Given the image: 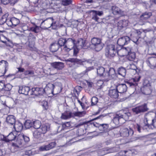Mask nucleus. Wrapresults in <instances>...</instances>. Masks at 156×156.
Masks as SVG:
<instances>
[{"instance_id": "69168bd1", "label": "nucleus", "mask_w": 156, "mask_h": 156, "mask_svg": "<svg viewBox=\"0 0 156 156\" xmlns=\"http://www.w3.org/2000/svg\"><path fill=\"white\" fill-rule=\"evenodd\" d=\"M101 124L97 123L96 122H94L91 123L92 127L94 126L96 127H98L99 129V127L101 126Z\"/></svg>"}, {"instance_id": "6ab92c4d", "label": "nucleus", "mask_w": 156, "mask_h": 156, "mask_svg": "<svg viewBox=\"0 0 156 156\" xmlns=\"http://www.w3.org/2000/svg\"><path fill=\"white\" fill-rule=\"evenodd\" d=\"M130 51H131L130 47H124L117 51V54L121 57H123L129 54V52Z\"/></svg>"}, {"instance_id": "338daca9", "label": "nucleus", "mask_w": 156, "mask_h": 156, "mask_svg": "<svg viewBox=\"0 0 156 156\" xmlns=\"http://www.w3.org/2000/svg\"><path fill=\"white\" fill-rule=\"evenodd\" d=\"M143 33L142 32V31H140V30H136V33L135 34L136 35L138 36L137 37H138L139 38H140L141 37V36L140 35L141 34H142Z\"/></svg>"}, {"instance_id": "5fc2aeb1", "label": "nucleus", "mask_w": 156, "mask_h": 156, "mask_svg": "<svg viewBox=\"0 0 156 156\" xmlns=\"http://www.w3.org/2000/svg\"><path fill=\"white\" fill-rule=\"evenodd\" d=\"M91 105H96L98 102V98L96 97H94L91 98Z\"/></svg>"}, {"instance_id": "9b49d317", "label": "nucleus", "mask_w": 156, "mask_h": 156, "mask_svg": "<svg viewBox=\"0 0 156 156\" xmlns=\"http://www.w3.org/2000/svg\"><path fill=\"white\" fill-rule=\"evenodd\" d=\"M119 132L121 136L123 137H131L134 133L133 130L130 128H121Z\"/></svg>"}, {"instance_id": "680f3d73", "label": "nucleus", "mask_w": 156, "mask_h": 156, "mask_svg": "<svg viewBox=\"0 0 156 156\" xmlns=\"http://www.w3.org/2000/svg\"><path fill=\"white\" fill-rule=\"evenodd\" d=\"M108 132L107 131L101 132L99 133V135L103 136L104 137H106L108 136Z\"/></svg>"}, {"instance_id": "774afa93", "label": "nucleus", "mask_w": 156, "mask_h": 156, "mask_svg": "<svg viewBox=\"0 0 156 156\" xmlns=\"http://www.w3.org/2000/svg\"><path fill=\"white\" fill-rule=\"evenodd\" d=\"M67 46L66 45L63 48V50H64L66 52H68L71 49H73L72 48H69L67 47Z\"/></svg>"}, {"instance_id": "c9c22d12", "label": "nucleus", "mask_w": 156, "mask_h": 156, "mask_svg": "<svg viewBox=\"0 0 156 156\" xmlns=\"http://www.w3.org/2000/svg\"><path fill=\"white\" fill-rule=\"evenodd\" d=\"M152 16V13L150 12H146L143 13L141 16L140 19L146 20Z\"/></svg>"}, {"instance_id": "0eeeda50", "label": "nucleus", "mask_w": 156, "mask_h": 156, "mask_svg": "<svg viewBox=\"0 0 156 156\" xmlns=\"http://www.w3.org/2000/svg\"><path fill=\"white\" fill-rule=\"evenodd\" d=\"M143 86L141 88L142 93L146 95H149L152 91L151 86L149 81L147 80H144L143 83Z\"/></svg>"}, {"instance_id": "603ef678", "label": "nucleus", "mask_w": 156, "mask_h": 156, "mask_svg": "<svg viewBox=\"0 0 156 156\" xmlns=\"http://www.w3.org/2000/svg\"><path fill=\"white\" fill-rule=\"evenodd\" d=\"M79 139L77 136H75L74 137L70 139L69 142H68V144H69L78 141Z\"/></svg>"}, {"instance_id": "a18cd8bd", "label": "nucleus", "mask_w": 156, "mask_h": 156, "mask_svg": "<svg viewBox=\"0 0 156 156\" xmlns=\"http://www.w3.org/2000/svg\"><path fill=\"white\" fill-rule=\"evenodd\" d=\"M19 137L21 138V139L23 140V142L24 141L26 143L28 142L30 140V139L28 137L24 135V134L21 133H20L19 134Z\"/></svg>"}, {"instance_id": "2eb2a0df", "label": "nucleus", "mask_w": 156, "mask_h": 156, "mask_svg": "<svg viewBox=\"0 0 156 156\" xmlns=\"http://www.w3.org/2000/svg\"><path fill=\"white\" fill-rule=\"evenodd\" d=\"M3 136V137L2 139V141L7 143L14 140L17 137V134L16 133V132L13 131L10 133L7 136H5L4 135Z\"/></svg>"}, {"instance_id": "dca6fc26", "label": "nucleus", "mask_w": 156, "mask_h": 156, "mask_svg": "<svg viewBox=\"0 0 156 156\" xmlns=\"http://www.w3.org/2000/svg\"><path fill=\"white\" fill-rule=\"evenodd\" d=\"M112 13L115 15L123 16L125 15L124 11L121 9L119 8L115 5L113 6L111 8Z\"/></svg>"}, {"instance_id": "f3484780", "label": "nucleus", "mask_w": 156, "mask_h": 156, "mask_svg": "<svg viewBox=\"0 0 156 156\" xmlns=\"http://www.w3.org/2000/svg\"><path fill=\"white\" fill-rule=\"evenodd\" d=\"M8 62L2 60L0 62V76H3L7 71L6 67Z\"/></svg>"}, {"instance_id": "6e6552de", "label": "nucleus", "mask_w": 156, "mask_h": 156, "mask_svg": "<svg viewBox=\"0 0 156 156\" xmlns=\"http://www.w3.org/2000/svg\"><path fill=\"white\" fill-rule=\"evenodd\" d=\"M67 62H71L74 64L84 65L87 64H91L92 61L91 59H79L77 58H69L66 60Z\"/></svg>"}, {"instance_id": "4c0bfd02", "label": "nucleus", "mask_w": 156, "mask_h": 156, "mask_svg": "<svg viewBox=\"0 0 156 156\" xmlns=\"http://www.w3.org/2000/svg\"><path fill=\"white\" fill-rule=\"evenodd\" d=\"M147 121L148 120L147 118H145L144 120V125L143 126V127H142V130H146L148 131L150 129V127L151 126V125H149L147 122Z\"/></svg>"}, {"instance_id": "0e129e2a", "label": "nucleus", "mask_w": 156, "mask_h": 156, "mask_svg": "<svg viewBox=\"0 0 156 156\" xmlns=\"http://www.w3.org/2000/svg\"><path fill=\"white\" fill-rule=\"evenodd\" d=\"M34 74V72L32 70H26L24 72L25 75L32 76Z\"/></svg>"}, {"instance_id": "e2e57ef3", "label": "nucleus", "mask_w": 156, "mask_h": 156, "mask_svg": "<svg viewBox=\"0 0 156 156\" xmlns=\"http://www.w3.org/2000/svg\"><path fill=\"white\" fill-rule=\"evenodd\" d=\"M127 67L128 69L135 70H136L137 69L136 67L133 64H130Z\"/></svg>"}, {"instance_id": "ea45409f", "label": "nucleus", "mask_w": 156, "mask_h": 156, "mask_svg": "<svg viewBox=\"0 0 156 156\" xmlns=\"http://www.w3.org/2000/svg\"><path fill=\"white\" fill-rule=\"evenodd\" d=\"M9 14L8 13L5 14L3 15L2 19L0 20V24L2 25L5 23H6L7 24V22L8 20H9V19H7Z\"/></svg>"}, {"instance_id": "052dcab7", "label": "nucleus", "mask_w": 156, "mask_h": 156, "mask_svg": "<svg viewBox=\"0 0 156 156\" xmlns=\"http://www.w3.org/2000/svg\"><path fill=\"white\" fill-rule=\"evenodd\" d=\"M48 84L46 85V87L45 88H44V89L45 90V93L44 94H50V93L52 94V93L51 92V89L50 87H49L47 86Z\"/></svg>"}, {"instance_id": "473e14b6", "label": "nucleus", "mask_w": 156, "mask_h": 156, "mask_svg": "<svg viewBox=\"0 0 156 156\" xmlns=\"http://www.w3.org/2000/svg\"><path fill=\"white\" fill-rule=\"evenodd\" d=\"M6 121L9 125H14L16 122V118L13 115H8L6 118Z\"/></svg>"}, {"instance_id": "4be33fe9", "label": "nucleus", "mask_w": 156, "mask_h": 156, "mask_svg": "<svg viewBox=\"0 0 156 156\" xmlns=\"http://www.w3.org/2000/svg\"><path fill=\"white\" fill-rule=\"evenodd\" d=\"M56 145V143L55 142H53L50 143L49 144L41 146L39 147V149L41 151H47L53 148Z\"/></svg>"}, {"instance_id": "423d86ee", "label": "nucleus", "mask_w": 156, "mask_h": 156, "mask_svg": "<svg viewBox=\"0 0 156 156\" xmlns=\"http://www.w3.org/2000/svg\"><path fill=\"white\" fill-rule=\"evenodd\" d=\"M48 87L51 89V92L53 94H57L61 92L62 89V85L60 82H57L53 84L49 83L48 84Z\"/></svg>"}, {"instance_id": "a211bd4d", "label": "nucleus", "mask_w": 156, "mask_h": 156, "mask_svg": "<svg viewBox=\"0 0 156 156\" xmlns=\"http://www.w3.org/2000/svg\"><path fill=\"white\" fill-rule=\"evenodd\" d=\"M147 65L151 69L156 68V57H150L146 61Z\"/></svg>"}, {"instance_id": "f03ea898", "label": "nucleus", "mask_w": 156, "mask_h": 156, "mask_svg": "<svg viewBox=\"0 0 156 156\" xmlns=\"http://www.w3.org/2000/svg\"><path fill=\"white\" fill-rule=\"evenodd\" d=\"M131 115V113L129 112H126L122 110L117 112L114 115L113 119V122L117 126L122 124L124 122L128 120Z\"/></svg>"}, {"instance_id": "3c124183", "label": "nucleus", "mask_w": 156, "mask_h": 156, "mask_svg": "<svg viewBox=\"0 0 156 156\" xmlns=\"http://www.w3.org/2000/svg\"><path fill=\"white\" fill-rule=\"evenodd\" d=\"M42 133L40 131V130H36L33 133L34 136L36 138H38L41 136V135Z\"/></svg>"}, {"instance_id": "f8f14e48", "label": "nucleus", "mask_w": 156, "mask_h": 156, "mask_svg": "<svg viewBox=\"0 0 156 156\" xmlns=\"http://www.w3.org/2000/svg\"><path fill=\"white\" fill-rule=\"evenodd\" d=\"M92 19L98 23L102 22V19H100L98 16H100L103 15L104 13L102 11L92 10Z\"/></svg>"}, {"instance_id": "ddd939ff", "label": "nucleus", "mask_w": 156, "mask_h": 156, "mask_svg": "<svg viewBox=\"0 0 156 156\" xmlns=\"http://www.w3.org/2000/svg\"><path fill=\"white\" fill-rule=\"evenodd\" d=\"M116 76V74L114 69L113 68H109L108 70L106 69V72L105 80L107 81L109 80L115 78Z\"/></svg>"}, {"instance_id": "4d7b16f0", "label": "nucleus", "mask_w": 156, "mask_h": 156, "mask_svg": "<svg viewBox=\"0 0 156 156\" xmlns=\"http://www.w3.org/2000/svg\"><path fill=\"white\" fill-rule=\"evenodd\" d=\"M12 87V85L10 84L9 83L6 84V85H5L3 89H4L5 91H9L11 89Z\"/></svg>"}, {"instance_id": "9d476101", "label": "nucleus", "mask_w": 156, "mask_h": 156, "mask_svg": "<svg viewBox=\"0 0 156 156\" xmlns=\"http://www.w3.org/2000/svg\"><path fill=\"white\" fill-rule=\"evenodd\" d=\"M32 93L31 94L36 96L35 98L38 97V99H41L43 97V95L44 94L45 90L43 88L33 87L32 89Z\"/></svg>"}, {"instance_id": "b1692460", "label": "nucleus", "mask_w": 156, "mask_h": 156, "mask_svg": "<svg viewBox=\"0 0 156 156\" xmlns=\"http://www.w3.org/2000/svg\"><path fill=\"white\" fill-rule=\"evenodd\" d=\"M20 22L19 19L15 17H12L7 21V25L9 26L14 27L18 25Z\"/></svg>"}, {"instance_id": "f257e3e1", "label": "nucleus", "mask_w": 156, "mask_h": 156, "mask_svg": "<svg viewBox=\"0 0 156 156\" xmlns=\"http://www.w3.org/2000/svg\"><path fill=\"white\" fill-rule=\"evenodd\" d=\"M141 77L138 76L130 80L125 82L126 83L117 84L116 87L119 93H122L126 92L127 89V86H129L133 90L134 92L137 87L138 82L139 81Z\"/></svg>"}, {"instance_id": "393cba45", "label": "nucleus", "mask_w": 156, "mask_h": 156, "mask_svg": "<svg viewBox=\"0 0 156 156\" xmlns=\"http://www.w3.org/2000/svg\"><path fill=\"white\" fill-rule=\"evenodd\" d=\"M115 18L113 16L109 15L102 19V22L113 24L115 23Z\"/></svg>"}, {"instance_id": "c756f323", "label": "nucleus", "mask_w": 156, "mask_h": 156, "mask_svg": "<svg viewBox=\"0 0 156 156\" xmlns=\"http://www.w3.org/2000/svg\"><path fill=\"white\" fill-rule=\"evenodd\" d=\"M119 92L116 88L115 89H111L109 91V95L112 98H117L119 97Z\"/></svg>"}, {"instance_id": "39448f33", "label": "nucleus", "mask_w": 156, "mask_h": 156, "mask_svg": "<svg viewBox=\"0 0 156 156\" xmlns=\"http://www.w3.org/2000/svg\"><path fill=\"white\" fill-rule=\"evenodd\" d=\"M116 53H117V51L114 45L112 44L107 46L105 52V55L107 57L111 58L114 57Z\"/></svg>"}, {"instance_id": "412c9836", "label": "nucleus", "mask_w": 156, "mask_h": 156, "mask_svg": "<svg viewBox=\"0 0 156 156\" xmlns=\"http://www.w3.org/2000/svg\"><path fill=\"white\" fill-rule=\"evenodd\" d=\"M17 140L16 143H13L12 144V148L15 149V151L18 149L20 147V146L23 144V140L21 139V138L19 137V134H17Z\"/></svg>"}, {"instance_id": "72a5a7b5", "label": "nucleus", "mask_w": 156, "mask_h": 156, "mask_svg": "<svg viewBox=\"0 0 156 156\" xmlns=\"http://www.w3.org/2000/svg\"><path fill=\"white\" fill-rule=\"evenodd\" d=\"M14 128L17 134H19L21 133L20 132L22 130L23 126L22 124L20 122L15 123L14 125Z\"/></svg>"}, {"instance_id": "4468645a", "label": "nucleus", "mask_w": 156, "mask_h": 156, "mask_svg": "<svg viewBox=\"0 0 156 156\" xmlns=\"http://www.w3.org/2000/svg\"><path fill=\"white\" fill-rule=\"evenodd\" d=\"M148 110L147 105L144 104L142 105L136 106L132 109V111L135 114H138L144 112Z\"/></svg>"}, {"instance_id": "a878e982", "label": "nucleus", "mask_w": 156, "mask_h": 156, "mask_svg": "<svg viewBox=\"0 0 156 156\" xmlns=\"http://www.w3.org/2000/svg\"><path fill=\"white\" fill-rule=\"evenodd\" d=\"M44 22H46V23L48 22L51 23L50 24V26L49 27V28L52 27V28L53 29H56L58 26V24L57 23V22L54 21V20L52 18L50 17L47 19L43 21L41 23L42 24Z\"/></svg>"}, {"instance_id": "e433bc0d", "label": "nucleus", "mask_w": 156, "mask_h": 156, "mask_svg": "<svg viewBox=\"0 0 156 156\" xmlns=\"http://www.w3.org/2000/svg\"><path fill=\"white\" fill-rule=\"evenodd\" d=\"M50 127L46 124L42 125L41 128L39 129V130H40L42 134H44L46 133L47 131L49 129Z\"/></svg>"}, {"instance_id": "f704fd0d", "label": "nucleus", "mask_w": 156, "mask_h": 156, "mask_svg": "<svg viewBox=\"0 0 156 156\" xmlns=\"http://www.w3.org/2000/svg\"><path fill=\"white\" fill-rule=\"evenodd\" d=\"M75 40L71 38H69L66 39V45L68 47L72 46V48L73 50V47H75Z\"/></svg>"}, {"instance_id": "1a4fd4ad", "label": "nucleus", "mask_w": 156, "mask_h": 156, "mask_svg": "<svg viewBox=\"0 0 156 156\" xmlns=\"http://www.w3.org/2000/svg\"><path fill=\"white\" fill-rule=\"evenodd\" d=\"M85 45L86 41L85 40L81 38L78 39L76 46L73 48V55L76 56L79 52V49L83 48Z\"/></svg>"}, {"instance_id": "79ce46f5", "label": "nucleus", "mask_w": 156, "mask_h": 156, "mask_svg": "<svg viewBox=\"0 0 156 156\" xmlns=\"http://www.w3.org/2000/svg\"><path fill=\"white\" fill-rule=\"evenodd\" d=\"M128 58L129 60L130 61H133L136 58L135 53L132 51L131 48V51L129 52V54H128Z\"/></svg>"}, {"instance_id": "bf43d9fd", "label": "nucleus", "mask_w": 156, "mask_h": 156, "mask_svg": "<svg viewBox=\"0 0 156 156\" xmlns=\"http://www.w3.org/2000/svg\"><path fill=\"white\" fill-rule=\"evenodd\" d=\"M100 151L101 152V155H104L105 154H107L109 152L108 151V150L107 148H104L103 149L101 150Z\"/></svg>"}, {"instance_id": "a19ab883", "label": "nucleus", "mask_w": 156, "mask_h": 156, "mask_svg": "<svg viewBox=\"0 0 156 156\" xmlns=\"http://www.w3.org/2000/svg\"><path fill=\"white\" fill-rule=\"evenodd\" d=\"M118 73L119 75L124 77L126 74V69L123 67L119 68L118 69Z\"/></svg>"}, {"instance_id": "6e6d98bb", "label": "nucleus", "mask_w": 156, "mask_h": 156, "mask_svg": "<svg viewBox=\"0 0 156 156\" xmlns=\"http://www.w3.org/2000/svg\"><path fill=\"white\" fill-rule=\"evenodd\" d=\"M62 125L63 129H67L70 126V122H67L63 123Z\"/></svg>"}, {"instance_id": "cd10ccee", "label": "nucleus", "mask_w": 156, "mask_h": 156, "mask_svg": "<svg viewBox=\"0 0 156 156\" xmlns=\"http://www.w3.org/2000/svg\"><path fill=\"white\" fill-rule=\"evenodd\" d=\"M97 70L98 75L105 79L106 69L102 66H100L97 68Z\"/></svg>"}, {"instance_id": "37998d69", "label": "nucleus", "mask_w": 156, "mask_h": 156, "mask_svg": "<svg viewBox=\"0 0 156 156\" xmlns=\"http://www.w3.org/2000/svg\"><path fill=\"white\" fill-rule=\"evenodd\" d=\"M66 39L65 38L61 37L58 41V44L59 46H63L66 44Z\"/></svg>"}, {"instance_id": "49530a36", "label": "nucleus", "mask_w": 156, "mask_h": 156, "mask_svg": "<svg viewBox=\"0 0 156 156\" xmlns=\"http://www.w3.org/2000/svg\"><path fill=\"white\" fill-rule=\"evenodd\" d=\"M109 125L108 124H101L99 127V130L101 131H105L108 129Z\"/></svg>"}, {"instance_id": "5701e85b", "label": "nucleus", "mask_w": 156, "mask_h": 156, "mask_svg": "<svg viewBox=\"0 0 156 156\" xmlns=\"http://www.w3.org/2000/svg\"><path fill=\"white\" fill-rule=\"evenodd\" d=\"M56 145V143L55 142H53L50 143L49 144L41 146L39 147V149L41 151H47L53 148Z\"/></svg>"}, {"instance_id": "09e8293b", "label": "nucleus", "mask_w": 156, "mask_h": 156, "mask_svg": "<svg viewBox=\"0 0 156 156\" xmlns=\"http://www.w3.org/2000/svg\"><path fill=\"white\" fill-rule=\"evenodd\" d=\"M133 127L135 130H137L139 133L142 132V127L138 124L133 125Z\"/></svg>"}, {"instance_id": "2f4dec72", "label": "nucleus", "mask_w": 156, "mask_h": 156, "mask_svg": "<svg viewBox=\"0 0 156 156\" xmlns=\"http://www.w3.org/2000/svg\"><path fill=\"white\" fill-rule=\"evenodd\" d=\"M128 23V21L127 20H121L119 21L118 23V29H121L123 27H126Z\"/></svg>"}, {"instance_id": "864d4df0", "label": "nucleus", "mask_w": 156, "mask_h": 156, "mask_svg": "<svg viewBox=\"0 0 156 156\" xmlns=\"http://www.w3.org/2000/svg\"><path fill=\"white\" fill-rule=\"evenodd\" d=\"M72 0H62V4L64 6H66L71 4Z\"/></svg>"}, {"instance_id": "c03bdc74", "label": "nucleus", "mask_w": 156, "mask_h": 156, "mask_svg": "<svg viewBox=\"0 0 156 156\" xmlns=\"http://www.w3.org/2000/svg\"><path fill=\"white\" fill-rule=\"evenodd\" d=\"M33 125L35 129H39L41 126V122L38 120H36L33 122Z\"/></svg>"}, {"instance_id": "20e7f679", "label": "nucleus", "mask_w": 156, "mask_h": 156, "mask_svg": "<svg viewBox=\"0 0 156 156\" xmlns=\"http://www.w3.org/2000/svg\"><path fill=\"white\" fill-rule=\"evenodd\" d=\"M86 114V112L85 111L75 112L73 113L66 111L62 114L61 118L62 119L66 120L74 116L81 117L84 116Z\"/></svg>"}, {"instance_id": "13d9d810", "label": "nucleus", "mask_w": 156, "mask_h": 156, "mask_svg": "<svg viewBox=\"0 0 156 156\" xmlns=\"http://www.w3.org/2000/svg\"><path fill=\"white\" fill-rule=\"evenodd\" d=\"M78 136H81L83 135L85 133V131L82 128L79 129L78 130Z\"/></svg>"}, {"instance_id": "7ed1b4c3", "label": "nucleus", "mask_w": 156, "mask_h": 156, "mask_svg": "<svg viewBox=\"0 0 156 156\" xmlns=\"http://www.w3.org/2000/svg\"><path fill=\"white\" fill-rule=\"evenodd\" d=\"M91 43L90 45L91 48L97 51H101L104 46L102 39L100 38L93 37L91 40Z\"/></svg>"}, {"instance_id": "aec40b11", "label": "nucleus", "mask_w": 156, "mask_h": 156, "mask_svg": "<svg viewBox=\"0 0 156 156\" xmlns=\"http://www.w3.org/2000/svg\"><path fill=\"white\" fill-rule=\"evenodd\" d=\"M130 40V39L129 37L127 36H124L118 39L117 43L119 46H123L128 44Z\"/></svg>"}, {"instance_id": "bb28decb", "label": "nucleus", "mask_w": 156, "mask_h": 156, "mask_svg": "<svg viewBox=\"0 0 156 156\" xmlns=\"http://www.w3.org/2000/svg\"><path fill=\"white\" fill-rule=\"evenodd\" d=\"M51 64L52 67L57 70H61L64 67V63L62 62H55L51 63Z\"/></svg>"}, {"instance_id": "8fccbe9b", "label": "nucleus", "mask_w": 156, "mask_h": 156, "mask_svg": "<svg viewBox=\"0 0 156 156\" xmlns=\"http://www.w3.org/2000/svg\"><path fill=\"white\" fill-rule=\"evenodd\" d=\"M32 154V151L31 150L26 151L24 152H21V156H29Z\"/></svg>"}, {"instance_id": "7c9ffc66", "label": "nucleus", "mask_w": 156, "mask_h": 156, "mask_svg": "<svg viewBox=\"0 0 156 156\" xmlns=\"http://www.w3.org/2000/svg\"><path fill=\"white\" fill-rule=\"evenodd\" d=\"M38 97H37L36 98V101L39 102L41 105L43 107V109L45 110H47L48 108V102L46 101L43 100H41V99H38Z\"/></svg>"}, {"instance_id": "58836bf2", "label": "nucleus", "mask_w": 156, "mask_h": 156, "mask_svg": "<svg viewBox=\"0 0 156 156\" xmlns=\"http://www.w3.org/2000/svg\"><path fill=\"white\" fill-rule=\"evenodd\" d=\"M59 48V45L57 43H54L51 44L50 48V50L52 52H55L58 50Z\"/></svg>"}, {"instance_id": "de8ad7c7", "label": "nucleus", "mask_w": 156, "mask_h": 156, "mask_svg": "<svg viewBox=\"0 0 156 156\" xmlns=\"http://www.w3.org/2000/svg\"><path fill=\"white\" fill-rule=\"evenodd\" d=\"M24 125L26 129H29L33 126V122H32L30 120H27L25 122Z\"/></svg>"}, {"instance_id": "c85d7f7f", "label": "nucleus", "mask_w": 156, "mask_h": 156, "mask_svg": "<svg viewBox=\"0 0 156 156\" xmlns=\"http://www.w3.org/2000/svg\"><path fill=\"white\" fill-rule=\"evenodd\" d=\"M30 88L27 86H23L20 87L18 92L20 94L27 95L30 91Z\"/></svg>"}]
</instances>
